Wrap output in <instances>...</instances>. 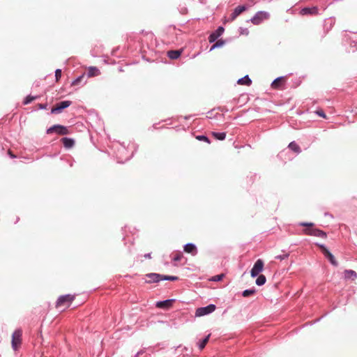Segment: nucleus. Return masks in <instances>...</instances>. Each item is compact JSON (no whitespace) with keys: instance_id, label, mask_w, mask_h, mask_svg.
Segmentation results:
<instances>
[{"instance_id":"obj_1","label":"nucleus","mask_w":357,"mask_h":357,"mask_svg":"<svg viewBox=\"0 0 357 357\" xmlns=\"http://www.w3.org/2000/svg\"><path fill=\"white\" fill-rule=\"evenodd\" d=\"M301 225L307 227L303 230V233L306 235L314 236L320 237L322 238H326L327 236L326 233L324 232V231L318 229L312 228L314 224L312 222H310V223L302 222V223H301Z\"/></svg>"},{"instance_id":"obj_2","label":"nucleus","mask_w":357,"mask_h":357,"mask_svg":"<svg viewBox=\"0 0 357 357\" xmlns=\"http://www.w3.org/2000/svg\"><path fill=\"white\" fill-rule=\"evenodd\" d=\"M146 278L149 279L146 280V282L151 283V282H158L160 280H171V281H175L177 280L178 278L176 276H166V275H162L158 273H149L147 274Z\"/></svg>"},{"instance_id":"obj_3","label":"nucleus","mask_w":357,"mask_h":357,"mask_svg":"<svg viewBox=\"0 0 357 357\" xmlns=\"http://www.w3.org/2000/svg\"><path fill=\"white\" fill-rule=\"evenodd\" d=\"M74 299H75L74 295L67 294V295L61 296L58 298L56 304V308H60L62 307H68Z\"/></svg>"},{"instance_id":"obj_4","label":"nucleus","mask_w":357,"mask_h":357,"mask_svg":"<svg viewBox=\"0 0 357 357\" xmlns=\"http://www.w3.org/2000/svg\"><path fill=\"white\" fill-rule=\"evenodd\" d=\"M22 331L20 329L16 330L12 335V347L17 350L22 344Z\"/></svg>"},{"instance_id":"obj_5","label":"nucleus","mask_w":357,"mask_h":357,"mask_svg":"<svg viewBox=\"0 0 357 357\" xmlns=\"http://www.w3.org/2000/svg\"><path fill=\"white\" fill-rule=\"evenodd\" d=\"M269 18V14L265 11H259L251 19V22L255 25L261 24L264 20Z\"/></svg>"},{"instance_id":"obj_6","label":"nucleus","mask_w":357,"mask_h":357,"mask_svg":"<svg viewBox=\"0 0 357 357\" xmlns=\"http://www.w3.org/2000/svg\"><path fill=\"white\" fill-rule=\"evenodd\" d=\"M53 132H56L61 135H65L69 134V131L68 128L63 126L61 125H54L50 128L47 129V133L52 134Z\"/></svg>"},{"instance_id":"obj_7","label":"nucleus","mask_w":357,"mask_h":357,"mask_svg":"<svg viewBox=\"0 0 357 357\" xmlns=\"http://www.w3.org/2000/svg\"><path fill=\"white\" fill-rule=\"evenodd\" d=\"M316 245L321 249L322 253L325 255L326 257L328 258V259L333 266H337L338 265V263L335 259L334 256L324 245L318 243H317Z\"/></svg>"},{"instance_id":"obj_8","label":"nucleus","mask_w":357,"mask_h":357,"mask_svg":"<svg viewBox=\"0 0 357 357\" xmlns=\"http://www.w3.org/2000/svg\"><path fill=\"white\" fill-rule=\"evenodd\" d=\"M71 104L72 102L70 100H65L58 102L52 108L51 112L52 114L60 113L63 109L69 107Z\"/></svg>"},{"instance_id":"obj_9","label":"nucleus","mask_w":357,"mask_h":357,"mask_svg":"<svg viewBox=\"0 0 357 357\" xmlns=\"http://www.w3.org/2000/svg\"><path fill=\"white\" fill-rule=\"evenodd\" d=\"M215 310V305L211 304L206 307L197 308L195 312L197 317H202L213 312Z\"/></svg>"},{"instance_id":"obj_10","label":"nucleus","mask_w":357,"mask_h":357,"mask_svg":"<svg viewBox=\"0 0 357 357\" xmlns=\"http://www.w3.org/2000/svg\"><path fill=\"white\" fill-rule=\"evenodd\" d=\"M264 261L261 259H257L254 266L251 269L250 274L252 278H255L263 271Z\"/></svg>"},{"instance_id":"obj_11","label":"nucleus","mask_w":357,"mask_h":357,"mask_svg":"<svg viewBox=\"0 0 357 357\" xmlns=\"http://www.w3.org/2000/svg\"><path fill=\"white\" fill-rule=\"evenodd\" d=\"M224 31H225V29L223 27L219 26L215 32L212 33L209 36V37H208L209 43H211L215 42L217 40V38L223 33Z\"/></svg>"},{"instance_id":"obj_12","label":"nucleus","mask_w":357,"mask_h":357,"mask_svg":"<svg viewBox=\"0 0 357 357\" xmlns=\"http://www.w3.org/2000/svg\"><path fill=\"white\" fill-rule=\"evenodd\" d=\"M286 79L283 77L275 79L271 84V87L274 89H280L285 83Z\"/></svg>"},{"instance_id":"obj_13","label":"nucleus","mask_w":357,"mask_h":357,"mask_svg":"<svg viewBox=\"0 0 357 357\" xmlns=\"http://www.w3.org/2000/svg\"><path fill=\"white\" fill-rule=\"evenodd\" d=\"M174 302V300H166L157 302L155 306L158 308L169 309Z\"/></svg>"},{"instance_id":"obj_14","label":"nucleus","mask_w":357,"mask_h":357,"mask_svg":"<svg viewBox=\"0 0 357 357\" xmlns=\"http://www.w3.org/2000/svg\"><path fill=\"white\" fill-rule=\"evenodd\" d=\"M318 13V8L317 7L304 8L301 10V15H317Z\"/></svg>"},{"instance_id":"obj_15","label":"nucleus","mask_w":357,"mask_h":357,"mask_svg":"<svg viewBox=\"0 0 357 357\" xmlns=\"http://www.w3.org/2000/svg\"><path fill=\"white\" fill-rule=\"evenodd\" d=\"M184 251L187 253H190L195 255L197 252L196 246L192 243H188L184 246Z\"/></svg>"},{"instance_id":"obj_16","label":"nucleus","mask_w":357,"mask_h":357,"mask_svg":"<svg viewBox=\"0 0 357 357\" xmlns=\"http://www.w3.org/2000/svg\"><path fill=\"white\" fill-rule=\"evenodd\" d=\"M100 74V70L98 69V68L95 66H90L88 68V73L87 75L89 77H92L95 76H98Z\"/></svg>"},{"instance_id":"obj_17","label":"nucleus","mask_w":357,"mask_h":357,"mask_svg":"<svg viewBox=\"0 0 357 357\" xmlns=\"http://www.w3.org/2000/svg\"><path fill=\"white\" fill-rule=\"evenodd\" d=\"M62 142H63V146L66 148V149H70L72 148L74 144H75V142L73 139H70V138H67V137H63L62 138Z\"/></svg>"},{"instance_id":"obj_18","label":"nucleus","mask_w":357,"mask_h":357,"mask_svg":"<svg viewBox=\"0 0 357 357\" xmlns=\"http://www.w3.org/2000/svg\"><path fill=\"white\" fill-rule=\"evenodd\" d=\"M344 278L345 279H351L354 280L357 278V274L354 271L346 270L344 271Z\"/></svg>"},{"instance_id":"obj_19","label":"nucleus","mask_w":357,"mask_h":357,"mask_svg":"<svg viewBox=\"0 0 357 357\" xmlns=\"http://www.w3.org/2000/svg\"><path fill=\"white\" fill-rule=\"evenodd\" d=\"M181 52L179 50H170L167 52L168 56L172 59H178L181 55Z\"/></svg>"},{"instance_id":"obj_20","label":"nucleus","mask_w":357,"mask_h":357,"mask_svg":"<svg viewBox=\"0 0 357 357\" xmlns=\"http://www.w3.org/2000/svg\"><path fill=\"white\" fill-rule=\"evenodd\" d=\"M251 83H252V81L248 75H246L244 77L239 79L238 80V84H241V85L250 86L251 84Z\"/></svg>"},{"instance_id":"obj_21","label":"nucleus","mask_w":357,"mask_h":357,"mask_svg":"<svg viewBox=\"0 0 357 357\" xmlns=\"http://www.w3.org/2000/svg\"><path fill=\"white\" fill-rule=\"evenodd\" d=\"M212 135L218 140H224L226 137L225 132H213Z\"/></svg>"},{"instance_id":"obj_22","label":"nucleus","mask_w":357,"mask_h":357,"mask_svg":"<svg viewBox=\"0 0 357 357\" xmlns=\"http://www.w3.org/2000/svg\"><path fill=\"white\" fill-rule=\"evenodd\" d=\"M289 148L291 150H292L293 151H294L295 153L301 152V149H300L299 146L294 142H292L289 144Z\"/></svg>"},{"instance_id":"obj_23","label":"nucleus","mask_w":357,"mask_h":357,"mask_svg":"<svg viewBox=\"0 0 357 357\" xmlns=\"http://www.w3.org/2000/svg\"><path fill=\"white\" fill-rule=\"evenodd\" d=\"M266 281V277L264 275H260L256 280V284L259 286H261L264 284Z\"/></svg>"},{"instance_id":"obj_24","label":"nucleus","mask_w":357,"mask_h":357,"mask_svg":"<svg viewBox=\"0 0 357 357\" xmlns=\"http://www.w3.org/2000/svg\"><path fill=\"white\" fill-rule=\"evenodd\" d=\"M245 10H246V8L245 6H238L234 9V12L236 13V15L238 16L241 13H242Z\"/></svg>"},{"instance_id":"obj_25","label":"nucleus","mask_w":357,"mask_h":357,"mask_svg":"<svg viewBox=\"0 0 357 357\" xmlns=\"http://www.w3.org/2000/svg\"><path fill=\"white\" fill-rule=\"evenodd\" d=\"M209 337H210V335H207L202 341V342L199 344V349L202 350L206 344H207V342H208V340H209Z\"/></svg>"},{"instance_id":"obj_26","label":"nucleus","mask_w":357,"mask_h":357,"mask_svg":"<svg viewBox=\"0 0 357 357\" xmlns=\"http://www.w3.org/2000/svg\"><path fill=\"white\" fill-rule=\"evenodd\" d=\"M255 293V289H246V290L243 291V296L244 297H248L250 296L253 295Z\"/></svg>"},{"instance_id":"obj_27","label":"nucleus","mask_w":357,"mask_h":357,"mask_svg":"<svg viewBox=\"0 0 357 357\" xmlns=\"http://www.w3.org/2000/svg\"><path fill=\"white\" fill-rule=\"evenodd\" d=\"M183 257V255L181 252H176L174 255L173 261L175 262L179 261L182 259Z\"/></svg>"},{"instance_id":"obj_28","label":"nucleus","mask_w":357,"mask_h":357,"mask_svg":"<svg viewBox=\"0 0 357 357\" xmlns=\"http://www.w3.org/2000/svg\"><path fill=\"white\" fill-rule=\"evenodd\" d=\"M225 44V41L222 40H218L211 48V50L215 49V47H218L222 46Z\"/></svg>"},{"instance_id":"obj_29","label":"nucleus","mask_w":357,"mask_h":357,"mask_svg":"<svg viewBox=\"0 0 357 357\" xmlns=\"http://www.w3.org/2000/svg\"><path fill=\"white\" fill-rule=\"evenodd\" d=\"M84 76V75H82L81 76L78 77L76 79H75L72 82V85L73 86H76V85L79 84L82 82Z\"/></svg>"},{"instance_id":"obj_30","label":"nucleus","mask_w":357,"mask_h":357,"mask_svg":"<svg viewBox=\"0 0 357 357\" xmlns=\"http://www.w3.org/2000/svg\"><path fill=\"white\" fill-rule=\"evenodd\" d=\"M36 98V97L29 96H27V97L25 98V100H24V105L29 104V103H30V102H31L33 100H34Z\"/></svg>"},{"instance_id":"obj_31","label":"nucleus","mask_w":357,"mask_h":357,"mask_svg":"<svg viewBox=\"0 0 357 357\" xmlns=\"http://www.w3.org/2000/svg\"><path fill=\"white\" fill-rule=\"evenodd\" d=\"M225 277V274L222 273L220 275H215L212 278L213 281H220L222 280V278Z\"/></svg>"},{"instance_id":"obj_32","label":"nucleus","mask_w":357,"mask_h":357,"mask_svg":"<svg viewBox=\"0 0 357 357\" xmlns=\"http://www.w3.org/2000/svg\"><path fill=\"white\" fill-rule=\"evenodd\" d=\"M61 77V70H60V69L56 70V71H55L56 81L59 82V80L60 79Z\"/></svg>"},{"instance_id":"obj_33","label":"nucleus","mask_w":357,"mask_h":357,"mask_svg":"<svg viewBox=\"0 0 357 357\" xmlns=\"http://www.w3.org/2000/svg\"><path fill=\"white\" fill-rule=\"evenodd\" d=\"M288 257H289V254H284V255L276 256L275 259H278L280 260H283V259H287Z\"/></svg>"},{"instance_id":"obj_34","label":"nucleus","mask_w":357,"mask_h":357,"mask_svg":"<svg viewBox=\"0 0 357 357\" xmlns=\"http://www.w3.org/2000/svg\"><path fill=\"white\" fill-rule=\"evenodd\" d=\"M240 34L241 35L248 36L249 34V31H248V29L241 28L240 29Z\"/></svg>"},{"instance_id":"obj_35","label":"nucleus","mask_w":357,"mask_h":357,"mask_svg":"<svg viewBox=\"0 0 357 357\" xmlns=\"http://www.w3.org/2000/svg\"><path fill=\"white\" fill-rule=\"evenodd\" d=\"M316 113L319 116H321L324 119L326 118V116L325 114V113L324 112V111L322 109H319V110H317Z\"/></svg>"},{"instance_id":"obj_36","label":"nucleus","mask_w":357,"mask_h":357,"mask_svg":"<svg viewBox=\"0 0 357 357\" xmlns=\"http://www.w3.org/2000/svg\"><path fill=\"white\" fill-rule=\"evenodd\" d=\"M238 17V15H236V13L233 12L231 14V16H230V20L231 21H234L236 17Z\"/></svg>"},{"instance_id":"obj_37","label":"nucleus","mask_w":357,"mask_h":357,"mask_svg":"<svg viewBox=\"0 0 357 357\" xmlns=\"http://www.w3.org/2000/svg\"><path fill=\"white\" fill-rule=\"evenodd\" d=\"M197 139H200V140H204V141H206V142H209L208 139L206 137L203 136V135H202V136H199V137H197Z\"/></svg>"},{"instance_id":"obj_38","label":"nucleus","mask_w":357,"mask_h":357,"mask_svg":"<svg viewBox=\"0 0 357 357\" xmlns=\"http://www.w3.org/2000/svg\"><path fill=\"white\" fill-rule=\"evenodd\" d=\"M144 258L146 259H151V253H149V254H146L144 255Z\"/></svg>"},{"instance_id":"obj_39","label":"nucleus","mask_w":357,"mask_h":357,"mask_svg":"<svg viewBox=\"0 0 357 357\" xmlns=\"http://www.w3.org/2000/svg\"><path fill=\"white\" fill-rule=\"evenodd\" d=\"M8 154L10 155L11 158H15V155H13L10 151H8Z\"/></svg>"},{"instance_id":"obj_40","label":"nucleus","mask_w":357,"mask_h":357,"mask_svg":"<svg viewBox=\"0 0 357 357\" xmlns=\"http://www.w3.org/2000/svg\"><path fill=\"white\" fill-rule=\"evenodd\" d=\"M39 107L41 108V109H45L46 108V105L40 104L39 105Z\"/></svg>"}]
</instances>
